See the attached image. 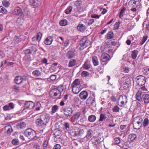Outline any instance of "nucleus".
Returning a JSON list of instances; mask_svg holds the SVG:
<instances>
[{"label": "nucleus", "mask_w": 149, "mask_h": 149, "mask_svg": "<svg viewBox=\"0 0 149 149\" xmlns=\"http://www.w3.org/2000/svg\"><path fill=\"white\" fill-rule=\"evenodd\" d=\"M49 120V114L45 113L41 114L40 118L36 120V124L38 127H42L46 125Z\"/></svg>", "instance_id": "1"}, {"label": "nucleus", "mask_w": 149, "mask_h": 149, "mask_svg": "<svg viewBox=\"0 0 149 149\" xmlns=\"http://www.w3.org/2000/svg\"><path fill=\"white\" fill-rule=\"evenodd\" d=\"M24 133L25 136L31 140L35 141L38 139V137L36 136V132L31 128L26 129Z\"/></svg>", "instance_id": "2"}, {"label": "nucleus", "mask_w": 149, "mask_h": 149, "mask_svg": "<svg viewBox=\"0 0 149 149\" xmlns=\"http://www.w3.org/2000/svg\"><path fill=\"white\" fill-rule=\"evenodd\" d=\"M133 122L134 128L136 130H139L142 126L143 119L140 116H137L134 118Z\"/></svg>", "instance_id": "3"}, {"label": "nucleus", "mask_w": 149, "mask_h": 149, "mask_svg": "<svg viewBox=\"0 0 149 149\" xmlns=\"http://www.w3.org/2000/svg\"><path fill=\"white\" fill-rule=\"evenodd\" d=\"M64 114L65 117H70L72 115L73 111L72 108L70 106H66L64 107L63 110Z\"/></svg>", "instance_id": "4"}, {"label": "nucleus", "mask_w": 149, "mask_h": 149, "mask_svg": "<svg viewBox=\"0 0 149 149\" xmlns=\"http://www.w3.org/2000/svg\"><path fill=\"white\" fill-rule=\"evenodd\" d=\"M136 82L138 85L141 86L144 85L146 81V78L143 76L139 75L136 77Z\"/></svg>", "instance_id": "5"}, {"label": "nucleus", "mask_w": 149, "mask_h": 149, "mask_svg": "<svg viewBox=\"0 0 149 149\" xmlns=\"http://www.w3.org/2000/svg\"><path fill=\"white\" fill-rule=\"evenodd\" d=\"M127 98L125 95H120L118 99V104L120 107H123L127 102Z\"/></svg>", "instance_id": "6"}, {"label": "nucleus", "mask_w": 149, "mask_h": 149, "mask_svg": "<svg viewBox=\"0 0 149 149\" xmlns=\"http://www.w3.org/2000/svg\"><path fill=\"white\" fill-rule=\"evenodd\" d=\"M91 44V41L86 38L82 39L80 41V45L81 47H82V49L85 48L89 46Z\"/></svg>", "instance_id": "7"}, {"label": "nucleus", "mask_w": 149, "mask_h": 149, "mask_svg": "<svg viewBox=\"0 0 149 149\" xmlns=\"http://www.w3.org/2000/svg\"><path fill=\"white\" fill-rule=\"evenodd\" d=\"M81 114V113L80 112H78L74 114L71 117V121L73 125H75L77 124V121Z\"/></svg>", "instance_id": "8"}, {"label": "nucleus", "mask_w": 149, "mask_h": 149, "mask_svg": "<svg viewBox=\"0 0 149 149\" xmlns=\"http://www.w3.org/2000/svg\"><path fill=\"white\" fill-rule=\"evenodd\" d=\"M84 131L82 129L77 127H74L73 136H82L84 134Z\"/></svg>", "instance_id": "9"}, {"label": "nucleus", "mask_w": 149, "mask_h": 149, "mask_svg": "<svg viewBox=\"0 0 149 149\" xmlns=\"http://www.w3.org/2000/svg\"><path fill=\"white\" fill-rule=\"evenodd\" d=\"M111 59L110 56L107 53H104L101 55L100 60L103 62H106L107 63Z\"/></svg>", "instance_id": "10"}, {"label": "nucleus", "mask_w": 149, "mask_h": 149, "mask_svg": "<svg viewBox=\"0 0 149 149\" xmlns=\"http://www.w3.org/2000/svg\"><path fill=\"white\" fill-rule=\"evenodd\" d=\"M35 106V103L31 101H26L24 103L25 108L27 110H29L33 109Z\"/></svg>", "instance_id": "11"}, {"label": "nucleus", "mask_w": 149, "mask_h": 149, "mask_svg": "<svg viewBox=\"0 0 149 149\" xmlns=\"http://www.w3.org/2000/svg\"><path fill=\"white\" fill-rule=\"evenodd\" d=\"M86 103L87 106H94L95 105V98L92 97L90 96L86 100Z\"/></svg>", "instance_id": "12"}, {"label": "nucleus", "mask_w": 149, "mask_h": 149, "mask_svg": "<svg viewBox=\"0 0 149 149\" xmlns=\"http://www.w3.org/2000/svg\"><path fill=\"white\" fill-rule=\"evenodd\" d=\"M99 120L100 121H104L106 122H108L110 121V116L104 113H101Z\"/></svg>", "instance_id": "13"}, {"label": "nucleus", "mask_w": 149, "mask_h": 149, "mask_svg": "<svg viewBox=\"0 0 149 149\" xmlns=\"http://www.w3.org/2000/svg\"><path fill=\"white\" fill-rule=\"evenodd\" d=\"M13 13L14 15L19 16L22 17L24 16L22 10L19 7L15 8L14 9Z\"/></svg>", "instance_id": "14"}, {"label": "nucleus", "mask_w": 149, "mask_h": 149, "mask_svg": "<svg viewBox=\"0 0 149 149\" xmlns=\"http://www.w3.org/2000/svg\"><path fill=\"white\" fill-rule=\"evenodd\" d=\"M58 92H59V91L56 88L52 89L49 92V95L51 97L55 98L56 96L58 95H59Z\"/></svg>", "instance_id": "15"}, {"label": "nucleus", "mask_w": 149, "mask_h": 149, "mask_svg": "<svg viewBox=\"0 0 149 149\" xmlns=\"http://www.w3.org/2000/svg\"><path fill=\"white\" fill-rule=\"evenodd\" d=\"M15 105L12 102L8 103V105H6L3 107V109L5 111L10 110L14 108Z\"/></svg>", "instance_id": "16"}, {"label": "nucleus", "mask_w": 149, "mask_h": 149, "mask_svg": "<svg viewBox=\"0 0 149 149\" xmlns=\"http://www.w3.org/2000/svg\"><path fill=\"white\" fill-rule=\"evenodd\" d=\"M88 95V92L85 91H84L80 93L79 96L82 100H85L87 98Z\"/></svg>", "instance_id": "17"}, {"label": "nucleus", "mask_w": 149, "mask_h": 149, "mask_svg": "<svg viewBox=\"0 0 149 149\" xmlns=\"http://www.w3.org/2000/svg\"><path fill=\"white\" fill-rule=\"evenodd\" d=\"M91 64L90 61L86 59L82 67L85 70H87L91 68Z\"/></svg>", "instance_id": "18"}, {"label": "nucleus", "mask_w": 149, "mask_h": 149, "mask_svg": "<svg viewBox=\"0 0 149 149\" xmlns=\"http://www.w3.org/2000/svg\"><path fill=\"white\" fill-rule=\"evenodd\" d=\"M16 127L18 129H23L26 127V124L25 122L21 121L17 123Z\"/></svg>", "instance_id": "19"}, {"label": "nucleus", "mask_w": 149, "mask_h": 149, "mask_svg": "<svg viewBox=\"0 0 149 149\" xmlns=\"http://www.w3.org/2000/svg\"><path fill=\"white\" fill-rule=\"evenodd\" d=\"M53 40V38L52 36H48L45 39V43L46 45H50Z\"/></svg>", "instance_id": "20"}, {"label": "nucleus", "mask_w": 149, "mask_h": 149, "mask_svg": "<svg viewBox=\"0 0 149 149\" xmlns=\"http://www.w3.org/2000/svg\"><path fill=\"white\" fill-rule=\"evenodd\" d=\"M130 79H127L124 83L123 86L125 89H127L130 86Z\"/></svg>", "instance_id": "21"}, {"label": "nucleus", "mask_w": 149, "mask_h": 149, "mask_svg": "<svg viewBox=\"0 0 149 149\" xmlns=\"http://www.w3.org/2000/svg\"><path fill=\"white\" fill-rule=\"evenodd\" d=\"M136 138V136L134 134H131L129 135L128 140L130 142H133L135 140Z\"/></svg>", "instance_id": "22"}, {"label": "nucleus", "mask_w": 149, "mask_h": 149, "mask_svg": "<svg viewBox=\"0 0 149 149\" xmlns=\"http://www.w3.org/2000/svg\"><path fill=\"white\" fill-rule=\"evenodd\" d=\"M23 80V79L22 77L20 76H17L15 77V83L17 84H21Z\"/></svg>", "instance_id": "23"}, {"label": "nucleus", "mask_w": 149, "mask_h": 149, "mask_svg": "<svg viewBox=\"0 0 149 149\" xmlns=\"http://www.w3.org/2000/svg\"><path fill=\"white\" fill-rule=\"evenodd\" d=\"M56 88L59 91L58 93H59L60 96L61 95V93L63 92H65L66 90V88H64L63 85H60Z\"/></svg>", "instance_id": "24"}, {"label": "nucleus", "mask_w": 149, "mask_h": 149, "mask_svg": "<svg viewBox=\"0 0 149 149\" xmlns=\"http://www.w3.org/2000/svg\"><path fill=\"white\" fill-rule=\"evenodd\" d=\"M142 98L145 103H149V94H144L142 95Z\"/></svg>", "instance_id": "25"}, {"label": "nucleus", "mask_w": 149, "mask_h": 149, "mask_svg": "<svg viewBox=\"0 0 149 149\" xmlns=\"http://www.w3.org/2000/svg\"><path fill=\"white\" fill-rule=\"evenodd\" d=\"M66 56L69 59H71L74 57L75 54L73 51H69L66 53Z\"/></svg>", "instance_id": "26"}, {"label": "nucleus", "mask_w": 149, "mask_h": 149, "mask_svg": "<svg viewBox=\"0 0 149 149\" xmlns=\"http://www.w3.org/2000/svg\"><path fill=\"white\" fill-rule=\"evenodd\" d=\"M80 81L79 79H76L71 84V87H80Z\"/></svg>", "instance_id": "27"}, {"label": "nucleus", "mask_w": 149, "mask_h": 149, "mask_svg": "<svg viewBox=\"0 0 149 149\" xmlns=\"http://www.w3.org/2000/svg\"><path fill=\"white\" fill-rule=\"evenodd\" d=\"M30 4L34 8L38 6V1L37 0H29Z\"/></svg>", "instance_id": "28"}, {"label": "nucleus", "mask_w": 149, "mask_h": 149, "mask_svg": "<svg viewBox=\"0 0 149 149\" xmlns=\"http://www.w3.org/2000/svg\"><path fill=\"white\" fill-rule=\"evenodd\" d=\"M77 29L78 31H84L86 29L85 26L83 24H79L77 26Z\"/></svg>", "instance_id": "29"}, {"label": "nucleus", "mask_w": 149, "mask_h": 149, "mask_svg": "<svg viewBox=\"0 0 149 149\" xmlns=\"http://www.w3.org/2000/svg\"><path fill=\"white\" fill-rule=\"evenodd\" d=\"M77 65V61L74 59H71L68 63L69 67H72Z\"/></svg>", "instance_id": "30"}, {"label": "nucleus", "mask_w": 149, "mask_h": 149, "mask_svg": "<svg viewBox=\"0 0 149 149\" xmlns=\"http://www.w3.org/2000/svg\"><path fill=\"white\" fill-rule=\"evenodd\" d=\"M72 91L74 94H77L81 90V89L80 87H72Z\"/></svg>", "instance_id": "31"}, {"label": "nucleus", "mask_w": 149, "mask_h": 149, "mask_svg": "<svg viewBox=\"0 0 149 149\" xmlns=\"http://www.w3.org/2000/svg\"><path fill=\"white\" fill-rule=\"evenodd\" d=\"M131 57L133 59H135L137 57L138 54L137 50H134L132 52Z\"/></svg>", "instance_id": "32"}, {"label": "nucleus", "mask_w": 149, "mask_h": 149, "mask_svg": "<svg viewBox=\"0 0 149 149\" xmlns=\"http://www.w3.org/2000/svg\"><path fill=\"white\" fill-rule=\"evenodd\" d=\"M23 52L25 56L28 57L29 59H30L31 58L30 56L31 54L29 49H28L24 50Z\"/></svg>", "instance_id": "33"}, {"label": "nucleus", "mask_w": 149, "mask_h": 149, "mask_svg": "<svg viewBox=\"0 0 149 149\" xmlns=\"http://www.w3.org/2000/svg\"><path fill=\"white\" fill-rule=\"evenodd\" d=\"M92 62L94 66H97L99 64V62L96 56L92 57Z\"/></svg>", "instance_id": "34"}, {"label": "nucleus", "mask_w": 149, "mask_h": 149, "mask_svg": "<svg viewBox=\"0 0 149 149\" xmlns=\"http://www.w3.org/2000/svg\"><path fill=\"white\" fill-rule=\"evenodd\" d=\"M93 131L91 130H89L87 132L86 135L84 138H87L88 139H90L92 136Z\"/></svg>", "instance_id": "35"}, {"label": "nucleus", "mask_w": 149, "mask_h": 149, "mask_svg": "<svg viewBox=\"0 0 149 149\" xmlns=\"http://www.w3.org/2000/svg\"><path fill=\"white\" fill-rule=\"evenodd\" d=\"M88 119L89 122H95L96 120V117L94 115H91L88 116Z\"/></svg>", "instance_id": "36"}, {"label": "nucleus", "mask_w": 149, "mask_h": 149, "mask_svg": "<svg viewBox=\"0 0 149 149\" xmlns=\"http://www.w3.org/2000/svg\"><path fill=\"white\" fill-rule=\"evenodd\" d=\"M137 1L135 0H130L128 3V4L130 6L135 7L136 5Z\"/></svg>", "instance_id": "37"}, {"label": "nucleus", "mask_w": 149, "mask_h": 149, "mask_svg": "<svg viewBox=\"0 0 149 149\" xmlns=\"http://www.w3.org/2000/svg\"><path fill=\"white\" fill-rule=\"evenodd\" d=\"M58 109V106L56 105H54L52 107L51 112L52 114L55 113Z\"/></svg>", "instance_id": "38"}, {"label": "nucleus", "mask_w": 149, "mask_h": 149, "mask_svg": "<svg viewBox=\"0 0 149 149\" xmlns=\"http://www.w3.org/2000/svg\"><path fill=\"white\" fill-rule=\"evenodd\" d=\"M90 74L89 72L86 71H83L81 74V76L83 77H87L89 76Z\"/></svg>", "instance_id": "39"}, {"label": "nucleus", "mask_w": 149, "mask_h": 149, "mask_svg": "<svg viewBox=\"0 0 149 149\" xmlns=\"http://www.w3.org/2000/svg\"><path fill=\"white\" fill-rule=\"evenodd\" d=\"M126 8L125 7H123V8L120 10L119 15V18H122L124 14L125 13V11Z\"/></svg>", "instance_id": "40"}, {"label": "nucleus", "mask_w": 149, "mask_h": 149, "mask_svg": "<svg viewBox=\"0 0 149 149\" xmlns=\"http://www.w3.org/2000/svg\"><path fill=\"white\" fill-rule=\"evenodd\" d=\"M149 124V120L148 118H146L144 119L143 122V127H145L147 126Z\"/></svg>", "instance_id": "41"}, {"label": "nucleus", "mask_w": 149, "mask_h": 149, "mask_svg": "<svg viewBox=\"0 0 149 149\" xmlns=\"http://www.w3.org/2000/svg\"><path fill=\"white\" fill-rule=\"evenodd\" d=\"M59 24L61 26H65L68 24L67 21L65 19L61 20L59 22Z\"/></svg>", "instance_id": "42"}, {"label": "nucleus", "mask_w": 149, "mask_h": 149, "mask_svg": "<svg viewBox=\"0 0 149 149\" xmlns=\"http://www.w3.org/2000/svg\"><path fill=\"white\" fill-rule=\"evenodd\" d=\"M49 144V141L47 139L45 140L42 143V147L43 149H45Z\"/></svg>", "instance_id": "43"}, {"label": "nucleus", "mask_w": 149, "mask_h": 149, "mask_svg": "<svg viewBox=\"0 0 149 149\" xmlns=\"http://www.w3.org/2000/svg\"><path fill=\"white\" fill-rule=\"evenodd\" d=\"M73 7L72 6H69L65 10V13L66 14H69L72 11Z\"/></svg>", "instance_id": "44"}, {"label": "nucleus", "mask_w": 149, "mask_h": 149, "mask_svg": "<svg viewBox=\"0 0 149 149\" xmlns=\"http://www.w3.org/2000/svg\"><path fill=\"white\" fill-rule=\"evenodd\" d=\"M3 5L6 7H8L10 4V2L7 0H3L2 2Z\"/></svg>", "instance_id": "45"}, {"label": "nucleus", "mask_w": 149, "mask_h": 149, "mask_svg": "<svg viewBox=\"0 0 149 149\" xmlns=\"http://www.w3.org/2000/svg\"><path fill=\"white\" fill-rule=\"evenodd\" d=\"M32 74L35 76L37 77L40 76L41 74V72L38 70L34 71L32 72Z\"/></svg>", "instance_id": "46"}, {"label": "nucleus", "mask_w": 149, "mask_h": 149, "mask_svg": "<svg viewBox=\"0 0 149 149\" xmlns=\"http://www.w3.org/2000/svg\"><path fill=\"white\" fill-rule=\"evenodd\" d=\"M113 37V32H109L107 35V38L108 39H110L112 38Z\"/></svg>", "instance_id": "47"}, {"label": "nucleus", "mask_w": 149, "mask_h": 149, "mask_svg": "<svg viewBox=\"0 0 149 149\" xmlns=\"http://www.w3.org/2000/svg\"><path fill=\"white\" fill-rule=\"evenodd\" d=\"M29 49L31 54L32 53L35 54L37 50V49L35 46H32Z\"/></svg>", "instance_id": "48"}, {"label": "nucleus", "mask_w": 149, "mask_h": 149, "mask_svg": "<svg viewBox=\"0 0 149 149\" xmlns=\"http://www.w3.org/2000/svg\"><path fill=\"white\" fill-rule=\"evenodd\" d=\"M148 37L147 36L145 35L143 36L141 41L140 42L139 44L140 45H142L146 42L147 39Z\"/></svg>", "instance_id": "49"}, {"label": "nucleus", "mask_w": 149, "mask_h": 149, "mask_svg": "<svg viewBox=\"0 0 149 149\" xmlns=\"http://www.w3.org/2000/svg\"><path fill=\"white\" fill-rule=\"evenodd\" d=\"M54 135L56 136H59L61 134V131L58 129H56L54 130Z\"/></svg>", "instance_id": "50"}, {"label": "nucleus", "mask_w": 149, "mask_h": 149, "mask_svg": "<svg viewBox=\"0 0 149 149\" xmlns=\"http://www.w3.org/2000/svg\"><path fill=\"white\" fill-rule=\"evenodd\" d=\"M12 144L15 146L19 144V141L17 139H14L12 141Z\"/></svg>", "instance_id": "51"}, {"label": "nucleus", "mask_w": 149, "mask_h": 149, "mask_svg": "<svg viewBox=\"0 0 149 149\" xmlns=\"http://www.w3.org/2000/svg\"><path fill=\"white\" fill-rule=\"evenodd\" d=\"M0 13L3 14H6L7 13V10L3 7L0 6Z\"/></svg>", "instance_id": "52"}, {"label": "nucleus", "mask_w": 149, "mask_h": 149, "mask_svg": "<svg viewBox=\"0 0 149 149\" xmlns=\"http://www.w3.org/2000/svg\"><path fill=\"white\" fill-rule=\"evenodd\" d=\"M120 108L117 105L115 106L112 108L113 112H117L119 111Z\"/></svg>", "instance_id": "53"}, {"label": "nucleus", "mask_w": 149, "mask_h": 149, "mask_svg": "<svg viewBox=\"0 0 149 149\" xmlns=\"http://www.w3.org/2000/svg\"><path fill=\"white\" fill-rule=\"evenodd\" d=\"M91 141L92 143L94 145H97L99 144V140L92 139Z\"/></svg>", "instance_id": "54"}, {"label": "nucleus", "mask_w": 149, "mask_h": 149, "mask_svg": "<svg viewBox=\"0 0 149 149\" xmlns=\"http://www.w3.org/2000/svg\"><path fill=\"white\" fill-rule=\"evenodd\" d=\"M114 143L115 144H117L120 143V138L116 137L114 139Z\"/></svg>", "instance_id": "55"}, {"label": "nucleus", "mask_w": 149, "mask_h": 149, "mask_svg": "<svg viewBox=\"0 0 149 149\" xmlns=\"http://www.w3.org/2000/svg\"><path fill=\"white\" fill-rule=\"evenodd\" d=\"M74 4L76 6H81L82 1L81 0H78L74 2Z\"/></svg>", "instance_id": "56"}, {"label": "nucleus", "mask_w": 149, "mask_h": 149, "mask_svg": "<svg viewBox=\"0 0 149 149\" xmlns=\"http://www.w3.org/2000/svg\"><path fill=\"white\" fill-rule=\"evenodd\" d=\"M42 36V33L40 32H38V33L37 36H36L37 39V40L39 41L40 40Z\"/></svg>", "instance_id": "57"}, {"label": "nucleus", "mask_w": 149, "mask_h": 149, "mask_svg": "<svg viewBox=\"0 0 149 149\" xmlns=\"http://www.w3.org/2000/svg\"><path fill=\"white\" fill-rule=\"evenodd\" d=\"M65 129L67 130H68L70 129V124L68 123H65L64 124Z\"/></svg>", "instance_id": "58"}, {"label": "nucleus", "mask_w": 149, "mask_h": 149, "mask_svg": "<svg viewBox=\"0 0 149 149\" xmlns=\"http://www.w3.org/2000/svg\"><path fill=\"white\" fill-rule=\"evenodd\" d=\"M33 148L35 149H41L40 144L38 143H36L34 144Z\"/></svg>", "instance_id": "59"}, {"label": "nucleus", "mask_w": 149, "mask_h": 149, "mask_svg": "<svg viewBox=\"0 0 149 149\" xmlns=\"http://www.w3.org/2000/svg\"><path fill=\"white\" fill-rule=\"evenodd\" d=\"M70 43V41L68 39H66L63 44V46L65 47H67Z\"/></svg>", "instance_id": "60"}, {"label": "nucleus", "mask_w": 149, "mask_h": 149, "mask_svg": "<svg viewBox=\"0 0 149 149\" xmlns=\"http://www.w3.org/2000/svg\"><path fill=\"white\" fill-rule=\"evenodd\" d=\"M47 59L44 58L42 59L41 62L42 63H45V64L46 65H47L49 64V63H47Z\"/></svg>", "instance_id": "61"}, {"label": "nucleus", "mask_w": 149, "mask_h": 149, "mask_svg": "<svg viewBox=\"0 0 149 149\" xmlns=\"http://www.w3.org/2000/svg\"><path fill=\"white\" fill-rule=\"evenodd\" d=\"M119 24V22H116L115 23L114 27V29L115 30H117L118 29L120 26Z\"/></svg>", "instance_id": "62"}, {"label": "nucleus", "mask_w": 149, "mask_h": 149, "mask_svg": "<svg viewBox=\"0 0 149 149\" xmlns=\"http://www.w3.org/2000/svg\"><path fill=\"white\" fill-rule=\"evenodd\" d=\"M61 146L59 144H56L53 147V149H61Z\"/></svg>", "instance_id": "63"}, {"label": "nucleus", "mask_w": 149, "mask_h": 149, "mask_svg": "<svg viewBox=\"0 0 149 149\" xmlns=\"http://www.w3.org/2000/svg\"><path fill=\"white\" fill-rule=\"evenodd\" d=\"M8 127H9V128L7 130V132L8 134H10L13 132V130L10 126H9Z\"/></svg>", "instance_id": "64"}]
</instances>
